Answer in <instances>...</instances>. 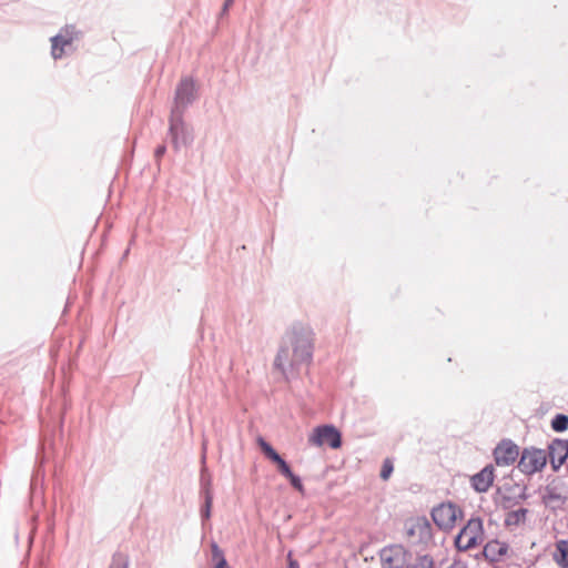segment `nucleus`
<instances>
[{
	"instance_id": "obj_1",
	"label": "nucleus",
	"mask_w": 568,
	"mask_h": 568,
	"mask_svg": "<svg viewBox=\"0 0 568 568\" xmlns=\"http://www.w3.org/2000/svg\"><path fill=\"white\" fill-rule=\"evenodd\" d=\"M290 346L282 345L275 356L274 367L286 375L287 368L295 369L313 359V332L301 323L294 324L286 334Z\"/></svg>"
},
{
	"instance_id": "obj_2",
	"label": "nucleus",
	"mask_w": 568,
	"mask_h": 568,
	"mask_svg": "<svg viewBox=\"0 0 568 568\" xmlns=\"http://www.w3.org/2000/svg\"><path fill=\"white\" fill-rule=\"evenodd\" d=\"M168 135L175 152L192 145L194 141L193 126L184 120V114L179 112L170 114Z\"/></svg>"
},
{
	"instance_id": "obj_3",
	"label": "nucleus",
	"mask_w": 568,
	"mask_h": 568,
	"mask_svg": "<svg viewBox=\"0 0 568 568\" xmlns=\"http://www.w3.org/2000/svg\"><path fill=\"white\" fill-rule=\"evenodd\" d=\"M484 541V527L480 517H471L454 539L459 551L471 549Z\"/></svg>"
},
{
	"instance_id": "obj_4",
	"label": "nucleus",
	"mask_w": 568,
	"mask_h": 568,
	"mask_svg": "<svg viewBox=\"0 0 568 568\" xmlns=\"http://www.w3.org/2000/svg\"><path fill=\"white\" fill-rule=\"evenodd\" d=\"M546 465V450L530 446L521 450L517 468L525 475H534L541 471Z\"/></svg>"
},
{
	"instance_id": "obj_5",
	"label": "nucleus",
	"mask_w": 568,
	"mask_h": 568,
	"mask_svg": "<svg viewBox=\"0 0 568 568\" xmlns=\"http://www.w3.org/2000/svg\"><path fill=\"white\" fill-rule=\"evenodd\" d=\"M197 99L196 83L192 78L182 79L175 89L174 104L171 113L184 114L190 105Z\"/></svg>"
},
{
	"instance_id": "obj_6",
	"label": "nucleus",
	"mask_w": 568,
	"mask_h": 568,
	"mask_svg": "<svg viewBox=\"0 0 568 568\" xmlns=\"http://www.w3.org/2000/svg\"><path fill=\"white\" fill-rule=\"evenodd\" d=\"M463 511L455 504L442 503L434 507L432 510V519L435 525L445 531H449L454 528L457 517L462 516Z\"/></svg>"
},
{
	"instance_id": "obj_7",
	"label": "nucleus",
	"mask_w": 568,
	"mask_h": 568,
	"mask_svg": "<svg viewBox=\"0 0 568 568\" xmlns=\"http://www.w3.org/2000/svg\"><path fill=\"white\" fill-rule=\"evenodd\" d=\"M308 444L314 446L328 445L333 449L342 446V433L332 424L320 425L313 429Z\"/></svg>"
},
{
	"instance_id": "obj_8",
	"label": "nucleus",
	"mask_w": 568,
	"mask_h": 568,
	"mask_svg": "<svg viewBox=\"0 0 568 568\" xmlns=\"http://www.w3.org/2000/svg\"><path fill=\"white\" fill-rule=\"evenodd\" d=\"M527 487L519 484H504L497 488L499 505L503 509H510L528 498Z\"/></svg>"
},
{
	"instance_id": "obj_9",
	"label": "nucleus",
	"mask_w": 568,
	"mask_h": 568,
	"mask_svg": "<svg viewBox=\"0 0 568 568\" xmlns=\"http://www.w3.org/2000/svg\"><path fill=\"white\" fill-rule=\"evenodd\" d=\"M408 556V550L400 544L387 545L379 551L381 561L386 568H404Z\"/></svg>"
},
{
	"instance_id": "obj_10",
	"label": "nucleus",
	"mask_w": 568,
	"mask_h": 568,
	"mask_svg": "<svg viewBox=\"0 0 568 568\" xmlns=\"http://www.w3.org/2000/svg\"><path fill=\"white\" fill-rule=\"evenodd\" d=\"M80 31L72 24L63 27L58 34L51 38V54L54 60L61 59L67 47L79 39Z\"/></svg>"
},
{
	"instance_id": "obj_11",
	"label": "nucleus",
	"mask_w": 568,
	"mask_h": 568,
	"mask_svg": "<svg viewBox=\"0 0 568 568\" xmlns=\"http://www.w3.org/2000/svg\"><path fill=\"white\" fill-rule=\"evenodd\" d=\"M493 455L497 466H510L520 457V452L511 439H503L495 447Z\"/></svg>"
},
{
	"instance_id": "obj_12",
	"label": "nucleus",
	"mask_w": 568,
	"mask_h": 568,
	"mask_svg": "<svg viewBox=\"0 0 568 568\" xmlns=\"http://www.w3.org/2000/svg\"><path fill=\"white\" fill-rule=\"evenodd\" d=\"M405 528L407 536L413 538L416 544H427L433 538V528L426 517H418L406 523Z\"/></svg>"
},
{
	"instance_id": "obj_13",
	"label": "nucleus",
	"mask_w": 568,
	"mask_h": 568,
	"mask_svg": "<svg viewBox=\"0 0 568 568\" xmlns=\"http://www.w3.org/2000/svg\"><path fill=\"white\" fill-rule=\"evenodd\" d=\"M547 462L558 471L568 459V439L555 438L547 446Z\"/></svg>"
},
{
	"instance_id": "obj_14",
	"label": "nucleus",
	"mask_w": 568,
	"mask_h": 568,
	"mask_svg": "<svg viewBox=\"0 0 568 568\" xmlns=\"http://www.w3.org/2000/svg\"><path fill=\"white\" fill-rule=\"evenodd\" d=\"M256 442L264 456L277 466L282 476L286 477L292 471L288 463L262 436H258Z\"/></svg>"
},
{
	"instance_id": "obj_15",
	"label": "nucleus",
	"mask_w": 568,
	"mask_h": 568,
	"mask_svg": "<svg viewBox=\"0 0 568 568\" xmlns=\"http://www.w3.org/2000/svg\"><path fill=\"white\" fill-rule=\"evenodd\" d=\"M495 468L491 464L486 465L480 471L471 477V487L477 493H486L495 479Z\"/></svg>"
},
{
	"instance_id": "obj_16",
	"label": "nucleus",
	"mask_w": 568,
	"mask_h": 568,
	"mask_svg": "<svg viewBox=\"0 0 568 568\" xmlns=\"http://www.w3.org/2000/svg\"><path fill=\"white\" fill-rule=\"evenodd\" d=\"M509 546L507 542L499 541L497 539L489 540L485 546L480 556H483L489 562L499 561L508 551Z\"/></svg>"
},
{
	"instance_id": "obj_17",
	"label": "nucleus",
	"mask_w": 568,
	"mask_h": 568,
	"mask_svg": "<svg viewBox=\"0 0 568 568\" xmlns=\"http://www.w3.org/2000/svg\"><path fill=\"white\" fill-rule=\"evenodd\" d=\"M542 503L547 507L555 508L556 506L562 505L566 501V497H564L557 489L554 484H548L541 496Z\"/></svg>"
},
{
	"instance_id": "obj_18",
	"label": "nucleus",
	"mask_w": 568,
	"mask_h": 568,
	"mask_svg": "<svg viewBox=\"0 0 568 568\" xmlns=\"http://www.w3.org/2000/svg\"><path fill=\"white\" fill-rule=\"evenodd\" d=\"M205 449L206 445L203 443V456H202V464L203 467L201 469V476H200V496L201 497H207L213 496V489H212V477L207 471V468L205 467Z\"/></svg>"
},
{
	"instance_id": "obj_19",
	"label": "nucleus",
	"mask_w": 568,
	"mask_h": 568,
	"mask_svg": "<svg viewBox=\"0 0 568 568\" xmlns=\"http://www.w3.org/2000/svg\"><path fill=\"white\" fill-rule=\"evenodd\" d=\"M555 560L560 567L568 568V540L556 544Z\"/></svg>"
},
{
	"instance_id": "obj_20",
	"label": "nucleus",
	"mask_w": 568,
	"mask_h": 568,
	"mask_svg": "<svg viewBox=\"0 0 568 568\" xmlns=\"http://www.w3.org/2000/svg\"><path fill=\"white\" fill-rule=\"evenodd\" d=\"M527 514L528 509L526 508H519L517 510L509 511L506 515L505 525L507 527L518 526L519 524L525 521Z\"/></svg>"
},
{
	"instance_id": "obj_21",
	"label": "nucleus",
	"mask_w": 568,
	"mask_h": 568,
	"mask_svg": "<svg viewBox=\"0 0 568 568\" xmlns=\"http://www.w3.org/2000/svg\"><path fill=\"white\" fill-rule=\"evenodd\" d=\"M129 556L122 551H115L111 557L108 568H129Z\"/></svg>"
},
{
	"instance_id": "obj_22",
	"label": "nucleus",
	"mask_w": 568,
	"mask_h": 568,
	"mask_svg": "<svg viewBox=\"0 0 568 568\" xmlns=\"http://www.w3.org/2000/svg\"><path fill=\"white\" fill-rule=\"evenodd\" d=\"M435 562L429 555H418L415 562L406 564L404 568H434Z\"/></svg>"
},
{
	"instance_id": "obj_23",
	"label": "nucleus",
	"mask_w": 568,
	"mask_h": 568,
	"mask_svg": "<svg viewBox=\"0 0 568 568\" xmlns=\"http://www.w3.org/2000/svg\"><path fill=\"white\" fill-rule=\"evenodd\" d=\"M551 428L557 433H562L568 429V416L566 414H557L551 419Z\"/></svg>"
},
{
	"instance_id": "obj_24",
	"label": "nucleus",
	"mask_w": 568,
	"mask_h": 568,
	"mask_svg": "<svg viewBox=\"0 0 568 568\" xmlns=\"http://www.w3.org/2000/svg\"><path fill=\"white\" fill-rule=\"evenodd\" d=\"M203 498V505L200 509V515L202 519V524H204L206 520L211 518V509L213 504V496L202 497Z\"/></svg>"
},
{
	"instance_id": "obj_25",
	"label": "nucleus",
	"mask_w": 568,
	"mask_h": 568,
	"mask_svg": "<svg viewBox=\"0 0 568 568\" xmlns=\"http://www.w3.org/2000/svg\"><path fill=\"white\" fill-rule=\"evenodd\" d=\"M285 478L288 479L290 484L294 489H296L301 494H304V485L300 476L291 471Z\"/></svg>"
},
{
	"instance_id": "obj_26",
	"label": "nucleus",
	"mask_w": 568,
	"mask_h": 568,
	"mask_svg": "<svg viewBox=\"0 0 568 568\" xmlns=\"http://www.w3.org/2000/svg\"><path fill=\"white\" fill-rule=\"evenodd\" d=\"M393 464L390 463V460L386 459L382 466L381 478L384 480L388 479L393 473Z\"/></svg>"
},
{
	"instance_id": "obj_27",
	"label": "nucleus",
	"mask_w": 568,
	"mask_h": 568,
	"mask_svg": "<svg viewBox=\"0 0 568 568\" xmlns=\"http://www.w3.org/2000/svg\"><path fill=\"white\" fill-rule=\"evenodd\" d=\"M285 568H300V564L293 558L292 551L287 554V566Z\"/></svg>"
},
{
	"instance_id": "obj_28",
	"label": "nucleus",
	"mask_w": 568,
	"mask_h": 568,
	"mask_svg": "<svg viewBox=\"0 0 568 568\" xmlns=\"http://www.w3.org/2000/svg\"><path fill=\"white\" fill-rule=\"evenodd\" d=\"M166 146L164 144L159 145L154 151V158L156 161H160V159L165 154Z\"/></svg>"
},
{
	"instance_id": "obj_29",
	"label": "nucleus",
	"mask_w": 568,
	"mask_h": 568,
	"mask_svg": "<svg viewBox=\"0 0 568 568\" xmlns=\"http://www.w3.org/2000/svg\"><path fill=\"white\" fill-rule=\"evenodd\" d=\"M229 9H230V7H226V3L224 2L220 16L222 17V16L226 14Z\"/></svg>"
},
{
	"instance_id": "obj_30",
	"label": "nucleus",
	"mask_w": 568,
	"mask_h": 568,
	"mask_svg": "<svg viewBox=\"0 0 568 568\" xmlns=\"http://www.w3.org/2000/svg\"><path fill=\"white\" fill-rule=\"evenodd\" d=\"M226 7H231L234 2V0H225Z\"/></svg>"
},
{
	"instance_id": "obj_31",
	"label": "nucleus",
	"mask_w": 568,
	"mask_h": 568,
	"mask_svg": "<svg viewBox=\"0 0 568 568\" xmlns=\"http://www.w3.org/2000/svg\"><path fill=\"white\" fill-rule=\"evenodd\" d=\"M447 568H456V564L448 566Z\"/></svg>"
},
{
	"instance_id": "obj_32",
	"label": "nucleus",
	"mask_w": 568,
	"mask_h": 568,
	"mask_svg": "<svg viewBox=\"0 0 568 568\" xmlns=\"http://www.w3.org/2000/svg\"><path fill=\"white\" fill-rule=\"evenodd\" d=\"M456 568H466V567H459V566L456 564Z\"/></svg>"
}]
</instances>
